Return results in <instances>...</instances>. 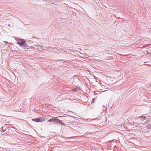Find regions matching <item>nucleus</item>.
Segmentation results:
<instances>
[{
    "label": "nucleus",
    "mask_w": 151,
    "mask_h": 151,
    "mask_svg": "<svg viewBox=\"0 0 151 151\" xmlns=\"http://www.w3.org/2000/svg\"><path fill=\"white\" fill-rule=\"evenodd\" d=\"M59 121L60 122V124H62V125L64 124L63 123L61 120Z\"/></svg>",
    "instance_id": "obj_5"
},
{
    "label": "nucleus",
    "mask_w": 151,
    "mask_h": 151,
    "mask_svg": "<svg viewBox=\"0 0 151 151\" xmlns=\"http://www.w3.org/2000/svg\"><path fill=\"white\" fill-rule=\"evenodd\" d=\"M32 120L36 122H43L44 118L41 117H40L38 118H35L32 119Z\"/></svg>",
    "instance_id": "obj_1"
},
{
    "label": "nucleus",
    "mask_w": 151,
    "mask_h": 151,
    "mask_svg": "<svg viewBox=\"0 0 151 151\" xmlns=\"http://www.w3.org/2000/svg\"><path fill=\"white\" fill-rule=\"evenodd\" d=\"M54 122V119H51L47 120V122Z\"/></svg>",
    "instance_id": "obj_4"
},
{
    "label": "nucleus",
    "mask_w": 151,
    "mask_h": 151,
    "mask_svg": "<svg viewBox=\"0 0 151 151\" xmlns=\"http://www.w3.org/2000/svg\"><path fill=\"white\" fill-rule=\"evenodd\" d=\"M60 120L58 119H56V118L54 119V122L55 123H56L59 124L60 122L59 121H60Z\"/></svg>",
    "instance_id": "obj_3"
},
{
    "label": "nucleus",
    "mask_w": 151,
    "mask_h": 151,
    "mask_svg": "<svg viewBox=\"0 0 151 151\" xmlns=\"http://www.w3.org/2000/svg\"><path fill=\"white\" fill-rule=\"evenodd\" d=\"M17 43L21 45H24L26 44V42L23 39H20L18 40Z\"/></svg>",
    "instance_id": "obj_2"
},
{
    "label": "nucleus",
    "mask_w": 151,
    "mask_h": 151,
    "mask_svg": "<svg viewBox=\"0 0 151 151\" xmlns=\"http://www.w3.org/2000/svg\"><path fill=\"white\" fill-rule=\"evenodd\" d=\"M142 119H145L146 117L145 116H143L142 117Z\"/></svg>",
    "instance_id": "obj_6"
}]
</instances>
